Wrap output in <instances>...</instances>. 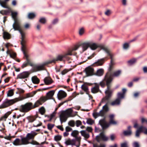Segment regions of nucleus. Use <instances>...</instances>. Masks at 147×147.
Instances as JSON below:
<instances>
[{
	"label": "nucleus",
	"instance_id": "nucleus-1",
	"mask_svg": "<svg viewBox=\"0 0 147 147\" xmlns=\"http://www.w3.org/2000/svg\"><path fill=\"white\" fill-rule=\"evenodd\" d=\"M112 80L113 78L111 76L107 73L105 76V79L107 88V90L105 92V96L101 100L102 103L107 102L102 107V109L105 112H107L109 110V108L107 104L109 102L110 99L112 96V92L109 89L111 87V84Z\"/></svg>",
	"mask_w": 147,
	"mask_h": 147
},
{
	"label": "nucleus",
	"instance_id": "nucleus-2",
	"mask_svg": "<svg viewBox=\"0 0 147 147\" xmlns=\"http://www.w3.org/2000/svg\"><path fill=\"white\" fill-rule=\"evenodd\" d=\"M99 123L101 125L102 129H105L108 127L110 125H115L117 122L113 120H110L109 123H107L106 121L105 118L99 120Z\"/></svg>",
	"mask_w": 147,
	"mask_h": 147
},
{
	"label": "nucleus",
	"instance_id": "nucleus-3",
	"mask_svg": "<svg viewBox=\"0 0 147 147\" xmlns=\"http://www.w3.org/2000/svg\"><path fill=\"white\" fill-rule=\"evenodd\" d=\"M33 109L34 108L32 103L30 102H28L24 105H21L19 108V110L21 112L25 113Z\"/></svg>",
	"mask_w": 147,
	"mask_h": 147
},
{
	"label": "nucleus",
	"instance_id": "nucleus-4",
	"mask_svg": "<svg viewBox=\"0 0 147 147\" xmlns=\"http://www.w3.org/2000/svg\"><path fill=\"white\" fill-rule=\"evenodd\" d=\"M18 99L16 98L14 99L9 100L8 99H5L3 102L2 104V107L3 108L7 107L17 102Z\"/></svg>",
	"mask_w": 147,
	"mask_h": 147
},
{
	"label": "nucleus",
	"instance_id": "nucleus-5",
	"mask_svg": "<svg viewBox=\"0 0 147 147\" xmlns=\"http://www.w3.org/2000/svg\"><path fill=\"white\" fill-rule=\"evenodd\" d=\"M67 55H67V53L64 55H59L55 58L53 59V60H49V63L50 64L52 63H55L57 61H61L64 58H65L67 59H69V58L68 57Z\"/></svg>",
	"mask_w": 147,
	"mask_h": 147
},
{
	"label": "nucleus",
	"instance_id": "nucleus-6",
	"mask_svg": "<svg viewBox=\"0 0 147 147\" xmlns=\"http://www.w3.org/2000/svg\"><path fill=\"white\" fill-rule=\"evenodd\" d=\"M50 64L48 61H46L41 64L36 65L33 67V70L35 71H38L45 69V66Z\"/></svg>",
	"mask_w": 147,
	"mask_h": 147
},
{
	"label": "nucleus",
	"instance_id": "nucleus-7",
	"mask_svg": "<svg viewBox=\"0 0 147 147\" xmlns=\"http://www.w3.org/2000/svg\"><path fill=\"white\" fill-rule=\"evenodd\" d=\"M47 100V98L45 97H41L38 100H37L33 105L34 109L38 107L40 105H42V103Z\"/></svg>",
	"mask_w": 147,
	"mask_h": 147
},
{
	"label": "nucleus",
	"instance_id": "nucleus-8",
	"mask_svg": "<svg viewBox=\"0 0 147 147\" xmlns=\"http://www.w3.org/2000/svg\"><path fill=\"white\" fill-rule=\"evenodd\" d=\"M84 72L85 73L86 77L91 76L94 74V69L90 66L86 68Z\"/></svg>",
	"mask_w": 147,
	"mask_h": 147
},
{
	"label": "nucleus",
	"instance_id": "nucleus-9",
	"mask_svg": "<svg viewBox=\"0 0 147 147\" xmlns=\"http://www.w3.org/2000/svg\"><path fill=\"white\" fill-rule=\"evenodd\" d=\"M96 139L98 142H99L101 140L104 141H107L108 140V138L104 134L103 132H102L100 133L99 135L96 136Z\"/></svg>",
	"mask_w": 147,
	"mask_h": 147
},
{
	"label": "nucleus",
	"instance_id": "nucleus-10",
	"mask_svg": "<svg viewBox=\"0 0 147 147\" xmlns=\"http://www.w3.org/2000/svg\"><path fill=\"white\" fill-rule=\"evenodd\" d=\"M30 74V73L28 71H24L20 73L17 76V78L19 79H24L28 77Z\"/></svg>",
	"mask_w": 147,
	"mask_h": 147
},
{
	"label": "nucleus",
	"instance_id": "nucleus-11",
	"mask_svg": "<svg viewBox=\"0 0 147 147\" xmlns=\"http://www.w3.org/2000/svg\"><path fill=\"white\" fill-rule=\"evenodd\" d=\"M101 49L105 51L108 54V55L110 56L111 59V62H113V55L110 53L107 48L103 46L102 47Z\"/></svg>",
	"mask_w": 147,
	"mask_h": 147
},
{
	"label": "nucleus",
	"instance_id": "nucleus-12",
	"mask_svg": "<svg viewBox=\"0 0 147 147\" xmlns=\"http://www.w3.org/2000/svg\"><path fill=\"white\" fill-rule=\"evenodd\" d=\"M90 43L89 41L85 42L82 43L80 45L82 48V52L86 51L89 47Z\"/></svg>",
	"mask_w": 147,
	"mask_h": 147
},
{
	"label": "nucleus",
	"instance_id": "nucleus-13",
	"mask_svg": "<svg viewBox=\"0 0 147 147\" xmlns=\"http://www.w3.org/2000/svg\"><path fill=\"white\" fill-rule=\"evenodd\" d=\"M66 95L67 94L66 92L62 90L59 91L57 94V97L59 100H61L65 97Z\"/></svg>",
	"mask_w": 147,
	"mask_h": 147
},
{
	"label": "nucleus",
	"instance_id": "nucleus-14",
	"mask_svg": "<svg viewBox=\"0 0 147 147\" xmlns=\"http://www.w3.org/2000/svg\"><path fill=\"white\" fill-rule=\"evenodd\" d=\"M59 117L60 121L61 124H62L63 122H65L66 121L68 117L63 112L61 113Z\"/></svg>",
	"mask_w": 147,
	"mask_h": 147
},
{
	"label": "nucleus",
	"instance_id": "nucleus-15",
	"mask_svg": "<svg viewBox=\"0 0 147 147\" xmlns=\"http://www.w3.org/2000/svg\"><path fill=\"white\" fill-rule=\"evenodd\" d=\"M37 134L34 131H32L30 133H28L26 136V137L29 140L34 139V136Z\"/></svg>",
	"mask_w": 147,
	"mask_h": 147
},
{
	"label": "nucleus",
	"instance_id": "nucleus-16",
	"mask_svg": "<svg viewBox=\"0 0 147 147\" xmlns=\"http://www.w3.org/2000/svg\"><path fill=\"white\" fill-rule=\"evenodd\" d=\"M79 47L78 45H76L72 49L69 50L67 53V55H74L75 54L74 53V51L77 50Z\"/></svg>",
	"mask_w": 147,
	"mask_h": 147
},
{
	"label": "nucleus",
	"instance_id": "nucleus-17",
	"mask_svg": "<svg viewBox=\"0 0 147 147\" xmlns=\"http://www.w3.org/2000/svg\"><path fill=\"white\" fill-rule=\"evenodd\" d=\"M95 86L92 88L91 89V92L93 93H96L99 91V84L97 83H95Z\"/></svg>",
	"mask_w": 147,
	"mask_h": 147
},
{
	"label": "nucleus",
	"instance_id": "nucleus-18",
	"mask_svg": "<svg viewBox=\"0 0 147 147\" xmlns=\"http://www.w3.org/2000/svg\"><path fill=\"white\" fill-rule=\"evenodd\" d=\"M26 42V40L24 39H22L21 41V44L22 45L21 50L23 52L24 56H26L25 53H26L24 49L25 48V44Z\"/></svg>",
	"mask_w": 147,
	"mask_h": 147
},
{
	"label": "nucleus",
	"instance_id": "nucleus-19",
	"mask_svg": "<svg viewBox=\"0 0 147 147\" xmlns=\"http://www.w3.org/2000/svg\"><path fill=\"white\" fill-rule=\"evenodd\" d=\"M12 26L14 30H21L20 29V28L19 23L17 22V20L14 21Z\"/></svg>",
	"mask_w": 147,
	"mask_h": 147
},
{
	"label": "nucleus",
	"instance_id": "nucleus-20",
	"mask_svg": "<svg viewBox=\"0 0 147 147\" xmlns=\"http://www.w3.org/2000/svg\"><path fill=\"white\" fill-rule=\"evenodd\" d=\"M25 55H24V56L26 58V61L22 65L21 67L22 68H23L26 67L28 64H29L30 63V60L28 59V55L26 53H25Z\"/></svg>",
	"mask_w": 147,
	"mask_h": 147
},
{
	"label": "nucleus",
	"instance_id": "nucleus-21",
	"mask_svg": "<svg viewBox=\"0 0 147 147\" xmlns=\"http://www.w3.org/2000/svg\"><path fill=\"white\" fill-rule=\"evenodd\" d=\"M80 133H81L82 136L86 138H88L90 137L89 134L86 131V130H82L80 131Z\"/></svg>",
	"mask_w": 147,
	"mask_h": 147
},
{
	"label": "nucleus",
	"instance_id": "nucleus-22",
	"mask_svg": "<svg viewBox=\"0 0 147 147\" xmlns=\"http://www.w3.org/2000/svg\"><path fill=\"white\" fill-rule=\"evenodd\" d=\"M55 92V90L50 91L47 93V97H45L47 98V100L51 99L53 96Z\"/></svg>",
	"mask_w": 147,
	"mask_h": 147
},
{
	"label": "nucleus",
	"instance_id": "nucleus-23",
	"mask_svg": "<svg viewBox=\"0 0 147 147\" xmlns=\"http://www.w3.org/2000/svg\"><path fill=\"white\" fill-rule=\"evenodd\" d=\"M75 139H73L72 140H69L66 141L65 143L67 146L71 145H75Z\"/></svg>",
	"mask_w": 147,
	"mask_h": 147
},
{
	"label": "nucleus",
	"instance_id": "nucleus-24",
	"mask_svg": "<svg viewBox=\"0 0 147 147\" xmlns=\"http://www.w3.org/2000/svg\"><path fill=\"white\" fill-rule=\"evenodd\" d=\"M44 80L45 83L47 85L50 84L53 82V80L50 78L48 77L45 78Z\"/></svg>",
	"mask_w": 147,
	"mask_h": 147
},
{
	"label": "nucleus",
	"instance_id": "nucleus-25",
	"mask_svg": "<svg viewBox=\"0 0 147 147\" xmlns=\"http://www.w3.org/2000/svg\"><path fill=\"white\" fill-rule=\"evenodd\" d=\"M90 43L89 47L92 50H95L97 49L98 46L97 45L94 43L92 41H89Z\"/></svg>",
	"mask_w": 147,
	"mask_h": 147
},
{
	"label": "nucleus",
	"instance_id": "nucleus-26",
	"mask_svg": "<svg viewBox=\"0 0 147 147\" xmlns=\"http://www.w3.org/2000/svg\"><path fill=\"white\" fill-rule=\"evenodd\" d=\"M104 62V59L102 58V59H98V60L95 62L94 64L96 66L102 65Z\"/></svg>",
	"mask_w": 147,
	"mask_h": 147
},
{
	"label": "nucleus",
	"instance_id": "nucleus-27",
	"mask_svg": "<svg viewBox=\"0 0 147 147\" xmlns=\"http://www.w3.org/2000/svg\"><path fill=\"white\" fill-rule=\"evenodd\" d=\"M72 112V110L71 109H68L65 111L63 112L68 117H71V114Z\"/></svg>",
	"mask_w": 147,
	"mask_h": 147
},
{
	"label": "nucleus",
	"instance_id": "nucleus-28",
	"mask_svg": "<svg viewBox=\"0 0 147 147\" xmlns=\"http://www.w3.org/2000/svg\"><path fill=\"white\" fill-rule=\"evenodd\" d=\"M103 69H100L97 70L96 73L94 75L98 76H100L103 75Z\"/></svg>",
	"mask_w": 147,
	"mask_h": 147
},
{
	"label": "nucleus",
	"instance_id": "nucleus-29",
	"mask_svg": "<svg viewBox=\"0 0 147 147\" xmlns=\"http://www.w3.org/2000/svg\"><path fill=\"white\" fill-rule=\"evenodd\" d=\"M32 82L35 84H38L39 82V80L35 76L32 77Z\"/></svg>",
	"mask_w": 147,
	"mask_h": 147
},
{
	"label": "nucleus",
	"instance_id": "nucleus-30",
	"mask_svg": "<svg viewBox=\"0 0 147 147\" xmlns=\"http://www.w3.org/2000/svg\"><path fill=\"white\" fill-rule=\"evenodd\" d=\"M121 101L117 98L115 100L113 101L111 103V105L112 106L118 105L120 104Z\"/></svg>",
	"mask_w": 147,
	"mask_h": 147
},
{
	"label": "nucleus",
	"instance_id": "nucleus-31",
	"mask_svg": "<svg viewBox=\"0 0 147 147\" xmlns=\"http://www.w3.org/2000/svg\"><path fill=\"white\" fill-rule=\"evenodd\" d=\"M117 99L120 100L121 101L122 99L124 97V95L123 94H122L121 92H119L118 93L117 95Z\"/></svg>",
	"mask_w": 147,
	"mask_h": 147
},
{
	"label": "nucleus",
	"instance_id": "nucleus-32",
	"mask_svg": "<svg viewBox=\"0 0 147 147\" xmlns=\"http://www.w3.org/2000/svg\"><path fill=\"white\" fill-rule=\"evenodd\" d=\"M18 12L16 11L13 12V11H11V15L12 18L14 20V21H16V16L18 15Z\"/></svg>",
	"mask_w": 147,
	"mask_h": 147
},
{
	"label": "nucleus",
	"instance_id": "nucleus-33",
	"mask_svg": "<svg viewBox=\"0 0 147 147\" xmlns=\"http://www.w3.org/2000/svg\"><path fill=\"white\" fill-rule=\"evenodd\" d=\"M11 113L7 112L5 113L4 116L1 117L0 119V121H4L6 120V119L8 117V115L10 114Z\"/></svg>",
	"mask_w": 147,
	"mask_h": 147
},
{
	"label": "nucleus",
	"instance_id": "nucleus-34",
	"mask_svg": "<svg viewBox=\"0 0 147 147\" xmlns=\"http://www.w3.org/2000/svg\"><path fill=\"white\" fill-rule=\"evenodd\" d=\"M21 141L23 144H28V140L26 137L22 138H21Z\"/></svg>",
	"mask_w": 147,
	"mask_h": 147
},
{
	"label": "nucleus",
	"instance_id": "nucleus-35",
	"mask_svg": "<svg viewBox=\"0 0 147 147\" xmlns=\"http://www.w3.org/2000/svg\"><path fill=\"white\" fill-rule=\"evenodd\" d=\"M136 59L135 58L130 60L128 61V65L129 66L133 65L136 63Z\"/></svg>",
	"mask_w": 147,
	"mask_h": 147
},
{
	"label": "nucleus",
	"instance_id": "nucleus-36",
	"mask_svg": "<svg viewBox=\"0 0 147 147\" xmlns=\"http://www.w3.org/2000/svg\"><path fill=\"white\" fill-rule=\"evenodd\" d=\"M36 117L34 116H30L27 117L29 122L32 123L36 120Z\"/></svg>",
	"mask_w": 147,
	"mask_h": 147
},
{
	"label": "nucleus",
	"instance_id": "nucleus-37",
	"mask_svg": "<svg viewBox=\"0 0 147 147\" xmlns=\"http://www.w3.org/2000/svg\"><path fill=\"white\" fill-rule=\"evenodd\" d=\"M79 134V131L77 130H74L72 131L71 134V136L73 137H76L78 136Z\"/></svg>",
	"mask_w": 147,
	"mask_h": 147
},
{
	"label": "nucleus",
	"instance_id": "nucleus-38",
	"mask_svg": "<svg viewBox=\"0 0 147 147\" xmlns=\"http://www.w3.org/2000/svg\"><path fill=\"white\" fill-rule=\"evenodd\" d=\"M124 135L125 136H130L132 134L131 130H125L123 132Z\"/></svg>",
	"mask_w": 147,
	"mask_h": 147
},
{
	"label": "nucleus",
	"instance_id": "nucleus-39",
	"mask_svg": "<svg viewBox=\"0 0 147 147\" xmlns=\"http://www.w3.org/2000/svg\"><path fill=\"white\" fill-rule=\"evenodd\" d=\"M13 91V90L12 89L9 90L7 94V96L11 97L13 96L14 94Z\"/></svg>",
	"mask_w": 147,
	"mask_h": 147
},
{
	"label": "nucleus",
	"instance_id": "nucleus-40",
	"mask_svg": "<svg viewBox=\"0 0 147 147\" xmlns=\"http://www.w3.org/2000/svg\"><path fill=\"white\" fill-rule=\"evenodd\" d=\"M0 5L3 7L5 8H7L8 7L6 6V2L5 1L0 2Z\"/></svg>",
	"mask_w": 147,
	"mask_h": 147
},
{
	"label": "nucleus",
	"instance_id": "nucleus-41",
	"mask_svg": "<svg viewBox=\"0 0 147 147\" xmlns=\"http://www.w3.org/2000/svg\"><path fill=\"white\" fill-rule=\"evenodd\" d=\"M121 73V71L120 70H118L115 71L113 74V76L114 77H117L120 75Z\"/></svg>",
	"mask_w": 147,
	"mask_h": 147
},
{
	"label": "nucleus",
	"instance_id": "nucleus-42",
	"mask_svg": "<svg viewBox=\"0 0 147 147\" xmlns=\"http://www.w3.org/2000/svg\"><path fill=\"white\" fill-rule=\"evenodd\" d=\"M20 140L19 139L17 138L14 141V142L13 143V144L14 145L16 146L20 145Z\"/></svg>",
	"mask_w": 147,
	"mask_h": 147
},
{
	"label": "nucleus",
	"instance_id": "nucleus-43",
	"mask_svg": "<svg viewBox=\"0 0 147 147\" xmlns=\"http://www.w3.org/2000/svg\"><path fill=\"white\" fill-rule=\"evenodd\" d=\"M3 37L5 39H9L10 38V35L7 32H4Z\"/></svg>",
	"mask_w": 147,
	"mask_h": 147
},
{
	"label": "nucleus",
	"instance_id": "nucleus-44",
	"mask_svg": "<svg viewBox=\"0 0 147 147\" xmlns=\"http://www.w3.org/2000/svg\"><path fill=\"white\" fill-rule=\"evenodd\" d=\"M132 122L134 124V127L135 128L138 127V124L137 120L136 119H133L132 120Z\"/></svg>",
	"mask_w": 147,
	"mask_h": 147
},
{
	"label": "nucleus",
	"instance_id": "nucleus-45",
	"mask_svg": "<svg viewBox=\"0 0 147 147\" xmlns=\"http://www.w3.org/2000/svg\"><path fill=\"white\" fill-rule=\"evenodd\" d=\"M93 116L95 119H96L97 117L100 116V112H99L94 113H93Z\"/></svg>",
	"mask_w": 147,
	"mask_h": 147
},
{
	"label": "nucleus",
	"instance_id": "nucleus-46",
	"mask_svg": "<svg viewBox=\"0 0 147 147\" xmlns=\"http://www.w3.org/2000/svg\"><path fill=\"white\" fill-rule=\"evenodd\" d=\"M94 121L91 119L89 118L87 119L86 123L88 124L92 125L94 123Z\"/></svg>",
	"mask_w": 147,
	"mask_h": 147
},
{
	"label": "nucleus",
	"instance_id": "nucleus-47",
	"mask_svg": "<svg viewBox=\"0 0 147 147\" xmlns=\"http://www.w3.org/2000/svg\"><path fill=\"white\" fill-rule=\"evenodd\" d=\"M114 62H110L109 64V67L108 69V71H111L113 69V65H114Z\"/></svg>",
	"mask_w": 147,
	"mask_h": 147
},
{
	"label": "nucleus",
	"instance_id": "nucleus-48",
	"mask_svg": "<svg viewBox=\"0 0 147 147\" xmlns=\"http://www.w3.org/2000/svg\"><path fill=\"white\" fill-rule=\"evenodd\" d=\"M39 111L41 114L43 115L45 112V110L43 107H41L39 109Z\"/></svg>",
	"mask_w": 147,
	"mask_h": 147
},
{
	"label": "nucleus",
	"instance_id": "nucleus-49",
	"mask_svg": "<svg viewBox=\"0 0 147 147\" xmlns=\"http://www.w3.org/2000/svg\"><path fill=\"white\" fill-rule=\"evenodd\" d=\"M68 125L71 127H74L75 126V123L74 121L73 120H71L69 121L68 122Z\"/></svg>",
	"mask_w": 147,
	"mask_h": 147
},
{
	"label": "nucleus",
	"instance_id": "nucleus-50",
	"mask_svg": "<svg viewBox=\"0 0 147 147\" xmlns=\"http://www.w3.org/2000/svg\"><path fill=\"white\" fill-rule=\"evenodd\" d=\"M40 22L43 24H45L46 21V19L45 18H41L39 20Z\"/></svg>",
	"mask_w": 147,
	"mask_h": 147
},
{
	"label": "nucleus",
	"instance_id": "nucleus-51",
	"mask_svg": "<svg viewBox=\"0 0 147 147\" xmlns=\"http://www.w3.org/2000/svg\"><path fill=\"white\" fill-rule=\"evenodd\" d=\"M129 44L127 43H124L123 46V48L124 49L127 50L129 48Z\"/></svg>",
	"mask_w": 147,
	"mask_h": 147
},
{
	"label": "nucleus",
	"instance_id": "nucleus-52",
	"mask_svg": "<svg viewBox=\"0 0 147 147\" xmlns=\"http://www.w3.org/2000/svg\"><path fill=\"white\" fill-rule=\"evenodd\" d=\"M35 16V15L33 13H29L28 16V18L29 19H32Z\"/></svg>",
	"mask_w": 147,
	"mask_h": 147
},
{
	"label": "nucleus",
	"instance_id": "nucleus-53",
	"mask_svg": "<svg viewBox=\"0 0 147 147\" xmlns=\"http://www.w3.org/2000/svg\"><path fill=\"white\" fill-rule=\"evenodd\" d=\"M61 136L59 135L56 136L54 137V140L56 141H59L61 139Z\"/></svg>",
	"mask_w": 147,
	"mask_h": 147
},
{
	"label": "nucleus",
	"instance_id": "nucleus-54",
	"mask_svg": "<svg viewBox=\"0 0 147 147\" xmlns=\"http://www.w3.org/2000/svg\"><path fill=\"white\" fill-rule=\"evenodd\" d=\"M54 124H51L49 123L47 125V128L48 129L51 130L52 128L54 127Z\"/></svg>",
	"mask_w": 147,
	"mask_h": 147
},
{
	"label": "nucleus",
	"instance_id": "nucleus-55",
	"mask_svg": "<svg viewBox=\"0 0 147 147\" xmlns=\"http://www.w3.org/2000/svg\"><path fill=\"white\" fill-rule=\"evenodd\" d=\"M19 32L20 33L21 35V39H24L25 37V33L22 32V30H19Z\"/></svg>",
	"mask_w": 147,
	"mask_h": 147
},
{
	"label": "nucleus",
	"instance_id": "nucleus-56",
	"mask_svg": "<svg viewBox=\"0 0 147 147\" xmlns=\"http://www.w3.org/2000/svg\"><path fill=\"white\" fill-rule=\"evenodd\" d=\"M82 90L86 92V94H88V88L87 86H84Z\"/></svg>",
	"mask_w": 147,
	"mask_h": 147
},
{
	"label": "nucleus",
	"instance_id": "nucleus-57",
	"mask_svg": "<svg viewBox=\"0 0 147 147\" xmlns=\"http://www.w3.org/2000/svg\"><path fill=\"white\" fill-rule=\"evenodd\" d=\"M133 147H140V146L139 143L137 142H134L132 144Z\"/></svg>",
	"mask_w": 147,
	"mask_h": 147
},
{
	"label": "nucleus",
	"instance_id": "nucleus-58",
	"mask_svg": "<svg viewBox=\"0 0 147 147\" xmlns=\"http://www.w3.org/2000/svg\"><path fill=\"white\" fill-rule=\"evenodd\" d=\"M121 147H129L127 143L125 141L121 144Z\"/></svg>",
	"mask_w": 147,
	"mask_h": 147
},
{
	"label": "nucleus",
	"instance_id": "nucleus-59",
	"mask_svg": "<svg viewBox=\"0 0 147 147\" xmlns=\"http://www.w3.org/2000/svg\"><path fill=\"white\" fill-rule=\"evenodd\" d=\"M144 127L142 125H141L138 129L137 130L140 132H143Z\"/></svg>",
	"mask_w": 147,
	"mask_h": 147
},
{
	"label": "nucleus",
	"instance_id": "nucleus-60",
	"mask_svg": "<svg viewBox=\"0 0 147 147\" xmlns=\"http://www.w3.org/2000/svg\"><path fill=\"white\" fill-rule=\"evenodd\" d=\"M66 131L67 132L70 131L72 130V129L71 128L68 126H66L65 128Z\"/></svg>",
	"mask_w": 147,
	"mask_h": 147
},
{
	"label": "nucleus",
	"instance_id": "nucleus-61",
	"mask_svg": "<svg viewBox=\"0 0 147 147\" xmlns=\"http://www.w3.org/2000/svg\"><path fill=\"white\" fill-rule=\"evenodd\" d=\"M76 126L77 127H78L80 125L82 124L81 121L79 120H77L76 121Z\"/></svg>",
	"mask_w": 147,
	"mask_h": 147
},
{
	"label": "nucleus",
	"instance_id": "nucleus-62",
	"mask_svg": "<svg viewBox=\"0 0 147 147\" xmlns=\"http://www.w3.org/2000/svg\"><path fill=\"white\" fill-rule=\"evenodd\" d=\"M92 130V129L91 127H87L85 130L88 132H91Z\"/></svg>",
	"mask_w": 147,
	"mask_h": 147
},
{
	"label": "nucleus",
	"instance_id": "nucleus-63",
	"mask_svg": "<svg viewBox=\"0 0 147 147\" xmlns=\"http://www.w3.org/2000/svg\"><path fill=\"white\" fill-rule=\"evenodd\" d=\"M140 132L137 130L136 132L135 137L137 138H139L140 137Z\"/></svg>",
	"mask_w": 147,
	"mask_h": 147
},
{
	"label": "nucleus",
	"instance_id": "nucleus-64",
	"mask_svg": "<svg viewBox=\"0 0 147 147\" xmlns=\"http://www.w3.org/2000/svg\"><path fill=\"white\" fill-rule=\"evenodd\" d=\"M139 95V92H136L134 93L133 94V96L134 98H136L138 97Z\"/></svg>",
	"mask_w": 147,
	"mask_h": 147
}]
</instances>
